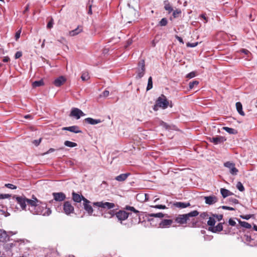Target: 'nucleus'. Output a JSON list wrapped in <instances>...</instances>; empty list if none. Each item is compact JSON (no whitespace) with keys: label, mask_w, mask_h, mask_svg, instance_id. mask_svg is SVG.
<instances>
[{"label":"nucleus","mask_w":257,"mask_h":257,"mask_svg":"<svg viewBox=\"0 0 257 257\" xmlns=\"http://www.w3.org/2000/svg\"><path fill=\"white\" fill-rule=\"evenodd\" d=\"M29 211L34 215L49 216L51 214V210L47 207L46 203L38 200L33 196L32 201L30 202Z\"/></svg>","instance_id":"nucleus-1"},{"label":"nucleus","mask_w":257,"mask_h":257,"mask_svg":"<svg viewBox=\"0 0 257 257\" xmlns=\"http://www.w3.org/2000/svg\"><path fill=\"white\" fill-rule=\"evenodd\" d=\"M114 215H115L118 221H119L121 224H122V221L126 220L128 218L129 213L123 210H119L114 214L113 210H110L105 214L104 217L111 218Z\"/></svg>","instance_id":"nucleus-2"},{"label":"nucleus","mask_w":257,"mask_h":257,"mask_svg":"<svg viewBox=\"0 0 257 257\" xmlns=\"http://www.w3.org/2000/svg\"><path fill=\"white\" fill-rule=\"evenodd\" d=\"M199 214L197 210H194L188 213L184 214H179L175 218V222L180 224H184L187 223V220L190 217H195Z\"/></svg>","instance_id":"nucleus-3"},{"label":"nucleus","mask_w":257,"mask_h":257,"mask_svg":"<svg viewBox=\"0 0 257 257\" xmlns=\"http://www.w3.org/2000/svg\"><path fill=\"white\" fill-rule=\"evenodd\" d=\"M15 199L17 204L20 206L22 210H26L27 206H28V210L29 211L30 202L32 201V198L30 199L25 196H16Z\"/></svg>","instance_id":"nucleus-4"},{"label":"nucleus","mask_w":257,"mask_h":257,"mask_svg":"<svg viewBox=\"0 0 257 257\" xmlns=\"http://www.w3.org/2000/svg\"><path fill=\"white\" fill-rule=\"evenodd\" d=\"M156 102L159 107L163 109L166 108L169 105V101L167 99L166 96L164 95H162L161 96L159 97L156 100Z\"/></svg>","instance_id":"nucleus-5"},{"label":"nucleus","mask_w":257,"mask_h":257,"mask_svg":"<svg viewBox=\"0 0 257 257\" xmlns=\"http://www.w3.org/2000/svg\"><path fill=\"white\" fill-rule=\"evenodd\" d=\"M145 65L144 60H141L138 64L137 78H141L145 74Z\"/></svg>","instance_id":"nucleus-6"},{"label":"nucleus","mask_w":257,"mask_h":257,"mask_svg":"<svg viewBox=\"0 0 257 257\" xmlns=\"http://www.w3.org/2000/svg\"><path fill=\"white\" fill-rule=\"evenodd\" d=\"M224 167L229 169V173L232 175H237L238 170L235 167V164L230 162H226L224 163Z\"/></svg>","instance_id":"nucleus-7"},{"label":"nucleus","mask_w":257,"mask_h":257,"mask_svg":"<svg viewBox=\"0 0 257 257\" xmlns=\"http://www.w3.org/2000/svg\"><path fill=\"white\" fill-rule=\"evenodd\" d=\"M93 205L98 207L103 208L111 209L115 207V205L113 203L107 202H96L93 203Z\"/></svg>","instance_id":"nucleus-8"},{"label":"nucleus","mask_w":257,"mask_h":257,"mask_svg":"<svg viewBox=\"0 0 257 257\" xmlns=\"http://www.w3.org/2000/svg\"><path fill=\"white\" fill-rule=\"evenodd\" d=\"M85 114L79 108L73 107L72 108L70 115L75 117L76 119H79L81 116H84Z\"/></svg>","instance_id":"nucleus-9"},{"label":"nucleus","mask_w":257,"mask_h":257,"mask_svg":"<svg viewBox=\"0 0 257 257\" xmlns=\"http://www.w3.org/2000/svg\"><path fill=\"white\" fill-rule=\"evenodd\" d=\"M63 210L65 213L69 215L74 212V207L69 201H66L63 205Z\"/></svg>","instance_id":"nucleus-10"},{"label":"nucleus","mask_w":257,"mask_h":257,"mask_svg":"<svg viewBox=\"0 0 257 257\" xmlns=\"http://www.w3.org/2000/svg\"><path fill=\"white\" fill-rule=\"evenodd\" d=\"M83 205L85 210L89 214V215H92L93 210L90 205V202L87 199H84Z\"/></svg>","instance_id":"nucleus-11"},{"label":"nucleus","mask_w":257,"mask_h":257,"mask_svg":"<svg viewBox=\"0 0 257 257\" xmlns=\"http://www.w3.org/2000/svg\"><path fill=\"white\" fill-rule=\"evenodd\" d=\"M53 196L55 200L57 201H62L66 198L65 195L62 192L53 193Z\"/></svg>","instance_id":"nucleus-12"},{"label":"nucleus","mask_w":257,"mask_h":257,"mask_svg":"<svg viewBox=\"0 0 257 257\" xmlns=\"http://www.w3.org/2000/svg\"><path fill=\"white\" fill-rule=\"evenodd\" d=\"M205 203L209 205H211L218 201L217 198L215 196H206L204 198Z\"/></svg>","instance_id":"nucleus-13"},{"label":"nucleus","mask_w":257,"mask_h":257,"mask_svg":"<svg viewBox=\"0 0 257 257\" xmlns=\"http://www.w3.org/2000/svg\"><path fill=\"white\" fill-rule=\"evenodd\" d=\"M210 141L211 142L213 143L214 144L217 145L221 143L224 142L226 141V139L221 136H217L216 137H213L210 139Z\"/></svg>","instance_id":"nucleus-14"},{"label":"nucleus","mask_w":257,"mask_h":257,"mask_svg":"<svg viewBox=\"0 0 257 257\" xmlns=\"http://www.w3.org/2000/svg\"><path fill=\"white\" fill-rule=\"evenodd\" d=\"M173 223V220L171 219H163L159 224L160 228H167L169 227Z\"/></svg>","instance_id":"nucleus-15"},{"label":"nucleus","mask_w":257,"mask_h":257,"mask_svg":"<svg viewBox=\"0 0 257 257\" xmlns=\"http://www.w3.org/2000/svg\"><path fill=\"white\" fill-rule=\"evenodd\" d=\"M66 78L64 77L61 76L58 77L54 80V84L55 86L59 87L62 85L66 81Z\"/></svg>","instance_id":"nucleus-16"},{"label":"nucleus","mask_w":257,"mask_h":257,"mask_svg":"<svg viewBox=\"0 0 257 257\" xmlns=\"http://www.w3.org/2000/svg\"><path fill=\"white\" fill-rule=\"evenodd\" d=\"M72 198L74 201L77 203L80 202L82 200L84 202V199H86L82 195H79L75 192L72 193Z\"/></svg>","instance_id":"nucleus-17"},{"label":"nucleus","mask_w":257,"mask_h":257,"mask_svg":"<svg viewBox=\"0 0 257 257\" xmlns=\"http://www.w3.org/2000/svg\"><path fill=\"white\" fill-rule=\"evenodd\" d=\"M63 130L68 131L74 133H79L81 132V131L79 130V127L76 125H73L69 127H65L63 128Z\"/></svg>","instance_id":"nucleus-18"},{"label":"nucleus","mask_w":257,"mask_h":257,"mask_svg":"<svg viewBox=\"0 0 257 257\" xmlns=\"http://www.w3.org/2000/svg\"><path fill=\"white\" fill-rule=\"evenodd\" d=\"M84 120L86 122L92 125H94L101 122V120L99 119H93L91 117L86 118Z\"/></svg>","instance_id":"nucleus-19"},{"label":"nucleus","mask_w":257,"mask_h":257,"mask_svg":"<svg viewBox=\"0 0 257 257\" xmlns=\"http://www.w3.org/2000/svg\"><path fill=\"white\" fill-rule=\"evenodd\" d=\"M223 229V225L221 223H218L216 226L213 227H209V230L213 232H216L218 231H221Z\"/></svg>","instance_id":"nucleus-20"},{"label":"nucleus","mask_w":257,"mask_h":257,"mask_svg":"<svg viewBox=\"0 0 257 257\" xmlns=\"http://www.w3.org/2000/svg\"><path fill=\"white\" fill-rule=\"evenodd\" d=\"M82 31V28L80 26H78L77 28H76L75 29L70 31L69 32V35L70 36H75L79 34V33H80Z\"/></svg>","instance_id":"nucleus-21"},{"label":"nucleus","mask_w":257,"mask_h":257,"mask_svg":"<svg viewBox=\"0 0 257 257\" xmlns=\"http://www.w3.org/2000/svg\"><path fill=\"white\" fill-rule=\"evenodd\" d=\"M174 205L178 208H185L190 205L189 203H185L182 202H177L174 203Z\"/></svg>","instance_id":"nucleus-22"},{"label":"nucleus","mask_w":257,"mask_h":257,"mask_svg":"<svg viewBox=\"0 0 257 257\" xmlns=\"http://www.w3.org/2000/svg\"><path fill=\"white\" fill-rule=\"evenodd\" d=\"M8 235L7 232L0 229V242H5L7 240Z\"/></svg>","instance_id":"nucleus-23"},{"label":"nucleus","mask_w":257,"mask_h":257,"mask_svg":"<svg viewBox=\"0 0 257 257\" xmlns=\"http://www.w3.org/2000/svg\"><path fill=\"white\" fill-rule=\"evenodd\" d=\"M130 175L129 173H125L121 174L117 176H116L115 178L116 180L117 181L121 182L125 180L127 177Z\"/></svg>","instance_id":"nucleus-24"},{"label":"nucleus","mask_w":257,"mask_h":257,"mask_svg":"<svg viewBox=\"0 0 257 257\" xmlns=\"http://www.w3.org/2000/svg\"><path fill=\"white\" fill-rule=\"evenodd\" d=\"M236 107L237 112L242 116H244L245 115L244 112L242 110V106L240 102H237L236 103Z\"/></svg>","instance_id":"nucleus-25"},{"label":"nucleus","mask_w":257,"mask_h":257,"mask_svg":"<svg viewBox=\"0 0 257 257\" xmlns=\"http://www.w3.org/2000/svg\"><path fill=\"white\" fill-rule=\"evenodd\" d=\"M220 193L223 198H225L232 194V193L230 191L224 188L221 189Z\"/></svg>","instance_id":"nucleus-26"},{"label":"nucleus","mask_w":257,"mask_h":257,"mask_svg":"<svg viewBox=\"0 0 257 257\" xmlns=\"http://www.w3.org/2000/svg\"><path fill=\"white\" fill-rule=\"evenodd\" d=\"M164 9L165 10L167 11L169 13H171L172 12H173V9L172 7L170 4L169 1H164Z\"/></svg>","instance_id":"nucleus-27"},{"label":"nucleus","mask_w":257,"mask_h":257,"mask_svg":"<svg viewBox=\"0 0 257 257\" xmlns=\"http://www.w3.org/2000/svg\"><path fill=\"white\" fill-rule=\"evenodd\" d=\"M222 128L229 134H236L237 133V131L232 128L224 126Z\"/></svg>","instance_id":"nucleus-28"},{"label":"nucleus","mask_w":257,"mask_h":257,"mask_svg":"<svg viewBox=\"0 0 257 257\" xmlns=\"http://www.w3.org/2000/svg\"><path fill=\"white\" fill-rule=\"evenodd\" d=\"M64 145L65 146L70 148H73L77 146L76 143L69 141H66L64 142Z\"/></svg>","instance_id":"nucleus-29"},{"label":"nucleus","mask_w":257,"mask_h":257,"mask_svg":"<svg viewBox=\"0 0 257 257\" xmlns=\"http://www.w3.org/2000/svg\"><path fill=\"white\" fill-rule=\"evenodd\" d=\"M240 225L245 228L249 229L251 227V225L247 222L239 221Z\"/></svg>","instance_id":"nucleus-30"},{"label":"nucleus","mask_w":257,"mask_h":257,"mask_svg":"<svg viewBox=\"0 0 257 257\" xmlns=\"http://www.w3.org/2000/svg\"><path fill=\"white\" fill-rule=\"evenodd\" d=\"M44 84V82L43 80H41L39 81H35L32 83V85L33 87H39Z\"/></svg>","instance_id":"nucleus-31"},{"label":"nucleus","mask_w":257,"mask_h":257,"mask_svg":"<svg viewBox=\"0 0 257 257\" xmlns=\"http://www.w3.org/2000/svg\"><path fill=\"white\" fill-rule=\"evenodd\" d=\"M153 87V81L152 77L150 76L148 79V85L147 87V90L148 91L151 89Z\"/></svg>","instance_id":"nucleus-32"},{"label":"nucleus","mask_w":257,"mask_h":257,"mask_svg":"<svg viewBox=\"0 0 257 257\" xmlns=\"http://www.w3.org/2000/svg\"><path fill=\"white\" fill-rule=\"evenodd\" d=\"M150 217H158V218H162L164 216V214L162 213H151L149 215Z\"/></svg>","instance_id":"nucleus-33"},{"label":"nucleus","mask_w":257,"mask_h":257,"mask_svg":"<svg viewBox=\"0 0 257 257\" xmlns=\"http://www.w3.org/2000/svg\"><path fill=\"white\" fill-rule=\"evenodd\" d=\"M215 222L214 218L210 217L207 221V224L210 226H213L215 225Z\"/></svg>","instance_id":"nucleus-34"},{"label":"nucleus","mask_w":257,"mask_h":257,"mask_svg":"<svg viewBox=\"0 0 257 257\" xmlns=\"http://www.w3.org/2000/svg\"><path fill=\"white\" fill-rule=\"evenodd\" d=\"M81 78L83 81H86V80H88V79L89 78V74H88V72H83L82 74Z\"/></svg>","instance_id":"nucleus-35"},{"label":"nucleus","mask_w":257,"mask_h":257,"mask_svg":"<svg viewBox=\"0 0 257 257\" xmlns=\"http://www.w3.org/2000/svg\"><path fill=\"white\" fill-rule=\"evenodd\" d=\"M125 208L127 210H131V211L134 212V213H136L137 216L139 215L138 214H139V211L138 210H136L134 207L126 206Z\"/></svg>","instance_id":"nucleus-36"},{"label":"nucleus","mask_w":257,"mask_h":257,"mask_svg":"<svg viewBox=\"0 0 257 257\" xmlns=\"http://www.w3.org/2000/svg\"><path fill=\"white\" fill-rule=\"evenodd\" d=\"M236 188L240 191H243L244 190V188L240 182H237L236 184Z\"/></svg>","instance_id":"nucleus-37"},{"label":"nucleus","mask_w":257,"mask_h":257,"mask_svg":"<svg viewBox=\"0 0 257 257\" xmlns=\"http://www.w3.org/2000/svg\"><path fill=\"white\" fill-rule=\"evenodd\" d=\"M199 84V82L198 81H193L192 82H190L189 83V88L190 89H192L193 88H194V87L195 86H196L198 84Z\"/></svg>","instance_id":"nucleus-38"},{"label":"nucleus","mask_w":257,"mask_h":257,"mask_svg":"<svg viewBox=\"0 0 257 257\" xmlns=\"http://www.w3.org/2000/svg\"><path fill=\"white\" fill-rule=\"evenodd\" d=\"M181 13V11L180 9H176L173 11V16L174 18H177Z\"/></svg>","instance_id":"nucleus-39"},{"label":"nucleus","mask_w":257,"mask_h":257,"mask_svg":"<svg viewBox=\"0 0 257 257\" xmlns=\"http://www.w3.org/2000/svg\"><path fill=\"white\" fill-rule=\"evenodd\" d=\"M168 23V21L166 18H163L160 22V25L161 26H165Z\"/></svg>","instance_id":"nucleus-40"},{"label":"nucleus","mask_w":257,"mask_h":257,"mask_svg":"<svg viewBox=\"0 0 257 257\" xmlns=\"http://www.w3.org/2000/svg\"><path fill=\"white\" fill-rule=\"evenodd\" d=\"M53 24H54L53 20L52 18H51L47 25V28L48 29L52 28L53 26Z\"/></svg>","instance_id":"nucleus-41"},{"label":"nucleus","mask_w":257,"mask_h":257,"mask_svg":"<svg viewBox=\"0 0 257 257\" xmlns=\"http://www.w3.org/2000/svg\"><path fill=\"white\" fill-rule=\"evenodd\" d=\"M109 94V91H107V90H105V91H104L102 93V94H101L100 95V97H107V96H108Z\"/></svg>","instance_id":"nucleus-42"},{"label":"nucleus","mask_w":257,"mask_h":257,"mask_svg":"<svg viewBox=\"0 0 257 257\" xmlns=\"http://www.w3.org/2000/svg\"><path fill=\"white\" fill-rule=\"evenodd\" d=\"M42 139L40 138L39 140H35L32 142V143L36 146H38L41 143Z\"/></svg>","instance_id":"nucleus-43"},{"label":"nucleus","mask_w":257,"mask_h":257,"mask_svg":"<svg viewBox=\"0 0 257 257\" xmlns=\"http://www.w3.org/2000/svg\"><path fill=\"white\" fill-rule=\"evenodd\" d=\"M5 186L11 189H15L17 188V187L12 184H6Z\"/></svg>","instance_id":"nucleus-44"},{"label":"nucleus","mask_w":257,"mask_h":257,"mask_svg":"<svg viewBox=\"0 0 257 257\" xmlns=\"http://www.w3.org/2000/svg\"><path fill=\"white\" fill-rule=\"evenodd\" d=\"M220 208H221L223 209L229 210H235V209L234 208L231 207H228L227 206H220Z\"/></svg>","instance_id":"nucleus-45"},{"label":"nucleus","mask_w":257,"mask_h":257,"mask_svg":"<svg viewBox=\"0 0 257 257\" xmlns=\"http://www.w3.org/2000/svg\"><path fill=\"white\" fill-rule=\"evenodd\" d=\"M197 45H198V43L197 42L193 43H188L187 44V46L188 47L193 48V47H195L196 46H197Z\"/></svg>","instance_id":"nucleus-46"},{"label":"nucleus","mask_w":257,"mask_h":257,"mask_svg":"<svg viewBox=\"0 0 257 257\" xmlns=\"http://www.w3.org/2000/svg\"><path fill=\"white\" fill-rule=\"evenodd\" d=\"M195 76V73L194 72H191L189 73H188L186 77L189 78H192Z\"/></svg>","instance_id":"nucleus-47"},{"label":"nucleus","mask_w":257,"mask_h":257,"mask_svg":"<svg viewBox=\"0 0 257 257\" xmlns=\"http://www.w3.org/2000/svg\"><path fill=\"white\" fill-rule=\"evenodd\" d=\"M153 207L155 208H158V209H166V206L165 205H157L153 206Z\"/></svg>","instance_id":"nucleus-48"},{"label":"nucleus","mask_w":257,"mask_h":257,"mask_svg":"<svg viewBox=\"0 0 257 257\" xmlns=\"http://www.w3.org/2000/svg\"><path fill=\"white\" fill-rule=\"evenodd\" d=\"M228 223L232 226H234L236 225V222L231 218L229 219Z\"/></svg>","instance_id":"nucleus-49"},{"label":"nucleus","mask_w":257,"mask_h":257,"mask_svg":"<svg viewBox=\"0 0 257 257\" xmlns=\"http://www.w3.org/2000/svg\"><path fill=\"white\" fill-rule=\"evenodd\" d=\"M161 125L164 128H165L166 130L169 128L170 126L168 124H167L166 122L162 121L161 122Z\"/></svg>","instance_id":"nucleus-50"},{"label":"nucleus","mask_w":257,"mask_h":257,"mask_svg":"<svg viewBox=\"0 0 257 257\" xmlns=\"http://www.w3.org/2000/svg\"><path fill=\"white\" fill-rule=\"evenodd\" d=\"M21 33V30H18L16 32V33L15 34V38H16V40H17L20 38Z\"/></svg>","instance_id":"nucleus-51"},{"label":"nucleus","mask_w":257,"mask_h":257,"mask_svg":"<svg viewBox=\"0 0 257 257\" xmlns=\"http://www.w3.org/2000/svg\"><path fill=\"white\" fill-rule=\"evenodd\" d=\"M22 56V52H20V51H18L15 54V57L16 59H18V58H19L20 57H21Z\"/></svg>","instance_id":"nucleus-52"},{"label":"nucleus","mask_w":257,"mask_h":257,"mask_svg":"<svg viewBox=\"0 0 257 257\" xmlns=\"http://www.w3.org/2000/svg\"><path fill=\"white\" fill-rule=\"evenodd\" d=\"M214 217H215L218 221H220L222 219L223 215L222 214L214 215Z\"/></svg>","instance_id":"nucleus-53"},{"label":"nucleus","mask_w":257,"mask_h":257,"mask_svg":"<svg viewBox=\"0 0 257 257\" xmlns=\"http://www.w3.org/2000/svg\"><path fill=\"white\" fill-rule=\"evenodd\" d=\"M229 200L230 202H231L234 204H237L238 203V200H237L235 198H229Z\"/></svg>","instance_id":"nucleus-54"},{"label":"nucleus","mask_w":257,"mask_h":257,"mask_svg":"<svg viewBox=\"0 0 257 257\" xmlns=\"http://www.w3.org/2000/svg\"><path fill=\"white\" fill-rule=\"evenodd\" d=\"M200 216L202 218L205 219L208 217V215L206 212H202L200 214Z\"/></svg>","instance_id":"nucleus-55"},{"label":"nucleus","mask_w":257,"mask_h":257,"mask_svg":"<svg viewBox=\"0 0 257 257\" xmlns=\"http://www.w3.org/2000/svg\"><path fill=\"white\" fill-rule=\"evenodd\" d=\"M240 52L241 53H243L244 54H245V55H248L250 53L249 51L246 49H242L240 50Z\"/></svg>","instance_id":"nucleus-56"},{"label":"nucleus","mask_w":257,"mask_h":257,"mask_svg":"<svg viewBox=\"0 0 257 257\" xmlns=\"http://www.w3.org/2000/svg\"><path fill=\"white\" fill-rule=\"evenodd\" d=\"M200 17L203 19L205 20V23H207L208 22V19L205 16V14H202L200 15Z\"/></svg>","instance_id":"nucleus-57"},{"label":"nucleus","mask_w":257,"mask_h":257,"mask_svg":"<svg viewBox=\"0 0 257 257\" xmlns=\"http://www.w3.org/2000/svg\"><path fill=\"white\" fill-rule=\"evenodd\" d=\"M175 38H176V39H177V40H178L180 43H182V44H183V43H184L183 40V39H182L181 37H179L178 36L176 35V36H175Z\"/></svg>","instance_id":"nucleus-58"},{"label":"nucleus","mask_w":257,"mask_h":257,"mask_svg":"<svg viewBox=\"0 0 257 257\" xmlns=\"http://www.w3.org/2000/svg\"><path fill=\"white\" fill-rule=\"evenodd\" d=\"M3 208V206L0 204V212L1 213V214L4 215L5 213V211L2 209Z\"/></svg>","instance_id":"nucleus-59"},{"label":"nucleus","mask_w":257,"mask_h":257,"mask_svg":"<svg viewBox=\"0 0 257 257\" xmlns=\"http://www.w3.org/2000/svg\"><path fill=\"white\" fill-rule=\"evenodd\" d=\"M158 107H159V106L157 105V103L156 102V104L154 105L153 109L155 111H157L158 110Z\"/></svg>","instance_id":"nucleus-60"},{"label":"nucleus","mask_w":257,"mask_h":257,"mask_svg":"<svg viewBox=\"0 0 257 257\" xmlns=\"http://www.w3.org/2000/svg\"><path fill=\"white\" fill-rule=\"evenodd\" d=\"M241 217L243 219H245L248 220V219H249L250 218V215H245L244 216H241Z\"/></svg>","instance_id":"nucleus-61"},{"label":"nucleus","mask_w":257,"mask_h":257,"mask_svg":"<svg viewBox=\"0 0 257 257\" xmlns=\"http://www.w3.org/2000/svg\"><path fill=\"white\" fill-rule=\"evenodd\" d=\"M55 151V149L53 148H50L46 154H49L52 153Z\"/></svg>","instance_id":"nucleus-62"},{"label":"nucleus","mask_w":257,"mask_h":257,"mask_svg":"<svg viewBox=\"0 0 257 257\" xmlns=\"http://www.w3.org/2000/svg\"><path fill=\"white\" fill-rule=\"evenodd\" d=\"M9 60L10 58L8 57H5L3 59V61L4 62H8V61H9Z\"/></svg>","instance_id":"nucleus-63"},{"label":"nucleus","mask_w":257,"mask_h":257,"mask_svg":"<svg viewBox=\"0 0 257 257\" xmlns=\"http://www.w3.org/2000/svg\"><path fill=\"white\" fill-rule=\"evenodd\" d=\"M133 41L132 40H128L127 42V45L126 47H127L130 45H131L132 44Z\"/></svg>","instance_id":"nucleus-64"}]
</instances>
